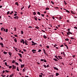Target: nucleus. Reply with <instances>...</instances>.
Wrapping results in <instances>:
<instances>
[{
	"label": "nucleus",
	"instance_id": "nucleus-1",
	"mask_svg": "<svg viewBox=\"0 0 77 77\" xmlns=\"http://www.w3.org/2000/svg\"><path fill=\"white\" fill-rule=\"evenodd\" d=\"M20 41V42L21 43H23V44H24V42H25V41H24V40L23 39H21V40Z\"/></svg>",
	"mask_w": 77,
	"mask_h": 77
},
{
	"label": "nucleus",
	"instance_id": "nucleus-2",
	"mask_svg": "<svg viewBox=\"0 0 77 77\" xmlns=\"http://www.w3.org/2000/svg\"><path fill=\"white\" fill-rule=\"evenodd\" d=\"M32 52H33V53H36V50H35V49H33L32 50Z\"/></svg>",
	"mask_w": 77,
	"mask_h": 77
},
{
	"label": "nucleus",
	"instance_id": "nucleus-3",
	"mask_svg": "<svg viewBox=\"0 0 77 77\" xmlns=\"http://www.w3.org/2000/svg\"><path fill=\"white\" fill-rule=\"evenodd\" d=\"M25 44L26 45H28V42L27 40H25L24 42Z\"/></svg>",
	"mask_w": 77,
	"mask_h": 77
},
{
	"label": "nucleus",
	"instance_id": "nucleus-4",
	"mask_svg": "<svg viewBox=\"0 0 77 77\" xmlns=\"http://www.w3.org/2000/svg\"><path fill=\"white\" fill-rule=\"evenodd\" d=\"M54 69H55L57 71H58V70H59V69H58V68H57V67H54Z\"/></svg>",
	"mask_w": 77,
	"mask_h": 77
},
{
	"label": "nucleus",
	"instance_id": "nucleus-5",
	"mask_svg": "<svg viewBox=\"0 0 77 77\" xmlns=\"http://www.w3.org/2000/svg\"><path fill=\"white\" fill-rule=\"evenodd\" d=\"M57 56L58 58L60 59H61V60L62 59V57L61 56Z\"/></svg>",
	"mask_w": 77,
	"mask_h": 77
},
{
	"label": "nucleus",
	"instance_id": "nucleus-6",
	"mask_svg": "<svg viewBox=\"0 0 77 77\" xmlns=\"http://www.w3.org/2000/svg\"><path fill=\"white\" fill-rule=\"evenodd\" d=\"M16 68V66L14 65H13L12 66V69H15Z\"/></svg>",
	"mask_w": 77,
	"mask_h": 77
},
{
	"label": "nucleus",
	"instance_id": "nucleus-7",
	"mask_svg": "<svg viewBox=\"0 0 77 77\" xmlns=\"http://www.w3.org/2000/svg\"><path fill=\"white\" fill-rule=\"evenodd\" d=\"M21 68H23V67H24V65H23V64H21Z\"/></svg>",
	"mask_w": 77,
	"mask_h": 77
},
{
	"label": "nucleus",
	"instance_id": "nucleus-8",
	"mask_svg": "<svg viewBox=\"0 0 77 77\" xmlns=\"http://www.w3.org/2000/svg\"><path fill=\"white\" fill-rule=\"evenodd\" d=\"M19 18V17H18V16H15L14 17V19H18Z\"/></svg>",
	"mask_w": 77,
	"mask_h": 77
},
{
	"label": "nucleus",
	"instance_id": "nucleus-9",
	"mask_svg": "<svg viewBox=\"0 0 77 77\" xmlns=\"http://www.w3.org/2000/svg\"><path fill=\"white\" fill-rule=\"evenodd\" d=\"M71 12L72 14H75V12L74 11H71Z\"/></svg>",
	"mask_w": 77,
	"mask_h": 77
},
{
	"label": "nucleus",
	"instance_id": "nucleus-10",
	"mask_svg": "<svg viewBox=\"0 0 77 77\" xmlns=\"http://www.w3.org/2000/svg\"><path fill=\"white\" fill-rule=\"evenodd\" d=\"M14 73H13L12 74L10 75L9 76V77H13V76H14Z\"/></svg>",
	"mask_w": 77,
	"mask_h": 77
},
{
	"label": "nucleus",
	"instance_id": "nucleus-11",
	"mask_svg": "<svg viewBox=\"0 0 77 77\" xmlns=\"http://www.w3.org/2000/svg\"><path fill=\"white\" fill-rule=\"evenodd\" d=\"M18 55L20 56V57H21V58H22V55L20 53L18 54Z\"/></svg>",
	"mask_w": 77,
	"mask_h": 77
},
{
	"label": "nucleus",
	"instance_id": "nucleus-12",
	"mask_svg": "<svg viewBox=\"0 0 77 77\" xmlns=\"http://www.w3.org/2000/svg\"><path fill=\"white\" fill-rule=\"evenodd\" d=\"M34 18H35V21H37V17L36 16H34Z\"/></svg>",
	"mask_w": 77,
	"mask_h": 77
},
{
	"label": "nucleus",
	"instance_id": "nucleus-13",
	"mask_svg": "<svg viewBox=\"0 0 77 77\" xmlns=\"http://www.w3.org/2000/svg\"><path fill=\"white\" fill-rule=\"evenodd\" d=\"M43 51L44 53H45V54H46L45 53H46V51H45V49H43Z\"/></svg>",
	"mask_w": 77,
	"mask_h": 77
},
{
	"label": "nucleus",
	"instance_id": "nucleus-14",
	"mask_svg": "<svg viewBox=\"0 0 77 77\" xmlns=\"http://www.w3.org/2000/svg\"><path fill=\"white\" fill-rule=\"evenodd\" d=\"M53 60H55V61H56L57 62H58V60H57V59H56V58L53 59Z\"/></svg>",
	"mask_w": 77,
	"mask_h": 77
},
{
	"label": "nucleus",
	"instance_id": "nucleus-15",
	"mask_svg": "<svg viewBox=\"0 0 77 77\" xmlns=\"http://www.w3.org/2000/svg\"><path fill=\"white\" fill-rule=\"evenodd\" d=\"M55 74H56V76H58V75H59V73H56Z\"/></svg>",
	"mask_w": 77,
	"mask_h": 77
},
{
	"label": "nucleus",
	"instance_id": "nucleus-16",
	"mask_svg": "<svg viewBox=\"0 0 77 77\" xmlns=\"http://www.w3.org/2000/svg\"><path fill=\"white\" fill-rule=\"evenodd\" d=\"M9 55H10V56H12V53H11V52H10L9 53H8Z\"/></svg>",
	"mask_w": 77,
	"mask_h": 77
},
{
	"label": "nucleus",
	"instance_id": "nucleus-17",
	"mask_svg": "<svg viewBox=\"0 0 77 77\" xmlns=\"http://www.w3.org/2000/svg\"><path fill=\"white\" fill-rule=\"evenodd\" d=\"M5 64L6 66H8V64H7V63L5 62Z\"/></svg>",
	"mask_w": 77,
	"mask_h": 77
},
{
	"label": "nucleus",
	"instance_id": "nucleus-18",
	"mask_svg": "<svg viewBox=\"0 0 77 77\" xmlns=\"http://www.w3.org/2000/svg\"><path fill=\"white\" fill-rule=\"evenodd\" d=\"M64 56V57H65V56H66V55L65 54V52H63V54Z\"/></svg>",
	"mask_w": 77,
	"mask_h": 77
},
{
	"label": "nucleus",
	"instance_id": "nucleus-19",
	"mask_svg": "<svg viewBox=\"0 0 77 77\" xmlns=\"http://www.w3.org/2000/svg\"><path fill=\"white\" fill-rule=\"evenodd\" d=\"M43 37H44V38H45V39H47V36H45V35H44Z\"/></svg>",
	"mask_w": 77,
	"mask_h": 77
},
{
	"label": "nucleus",
	"instance_id": "nucleus-20",
	"mask_svg": "<svg viewBox=\"0 0 77 77\" xmlns=\"http://www.w3.org/2000/svg\"><path fill=\"white\" fill-rule=\"evenodd\" d=\"M15 42H17V38H15L14 39Z\"/></svg>",
	"mask_w": 77,
	"mask_h": 77
},
{
	"label": "nucleus",
	"instance_id": "nucleus-21",
	"mask_svg": "<svg viewBox=\"0 0 77 77\" xmlns=\"http://www.w3.org/2000/svg\"><path fill=\"white\" fill-rule=\"evenodd\" d=\"M15 4L17 6H19V5L18 4V2H16Z\"/></svg>",
	"mask_w": 77,
	"mask_h": 77
},
{
	"label": "nucleus",
	"instance_id": "nucleus-22",
	"mask_svg": "<svg viewBox=\"0 0 77 77\" xmlns=\"http://www.w3.org/2000/svg\"><path fill=\"white\" fill-rule=\"evenodd\" d=\"M13 13H14V11H11V13H9V14H10V15H11V14H13Z\"/></svg>",
	"mask_w": 77,
	"mask_h": 77
},
{
	"label": "nucleus",
	"instance_id": "nucleus-23",
	"mask_svg": "<svg viewBox=\"0 0 77 77\" xmlns=\"http://www.w3.org/2000/svg\"><path fill=\"white\" fill-rule=\"evenodd\" d=\"M15 60H12V63H15Z\"/></svg>",
	"mask_w": 77,
	"mask_h": 77
},
{
	"label": "nucleus",
	"instance_id": "nucleus-24",
	"mask_svg": "<svg viewBox=\"0 0 77 77\" xmlns=\"http://www.w3.org/2000/svg\"><path fill=\"white\" fill-rule=\"evenodd\" d=\"M37 14L40 15H41V13L39 12H37Z\"/></svg>",
	"mask_w": 77,
	"mask_h": 77
},
{
	"label": "nucleus",
	"instance_id": "nucleus-25",
	"mask_svg": "<svg viewBox=\"0 0 77 77\" xmlns=\"http://www.w3.org/2000/svg\"><path fill=\"white\" fill-rule=\"evenodd\" d=\"M43 66L45 68H47V66H46L45 65H43Z\"/></svg>",
	"mask_w": 77,
	"mask_h": 77
},
{
	"label": "nucleus",
	"instance_id": "nucleus-26",
	"mask_svg": "<svg viewBox=\"0 0 77 77\" xmlns=\"http://www.w3.org/2000/svg\"><path fill=\"white\" fill-rule=\"evenodd\" d=\"M3 53L5 54H7V52H6L5 51L3 52Z\"/></svg>",
	"mask_w": 77,
	"mask_h": 77
},
{
	"label": "nucleus",
	"instance_id": "nucleus-27",
	"mask_svg": "<svg viewBox=\"0 0 77 77\" xmlns=\"http://www.w3.org/2000/svg\"><path fill=\"white\" fill-rule=\"evenodd\" d=\"M33 15H36V12H33Z\"/></svg>",
	"mask_w": 77,
	"mask_h": 77
},
{
	"label": "nucleus",
	"instance_id": "nucleus-28",
	"mask_svg": "<svg viewBox=\"0 0 77 77\" xmlns=\"http://www.w3.org/2000/svg\"><path fill=\"white\" fill-rule=\"evenodd\" d=\"M66 12H67V13H69V11L68 10H66Z\"/></svg>",
	"mask_w": 77,
	"mask_h": 77
},
{
	"label": "nucleus",
	"instance_id": "nucleus-29",
	"mask_svg": "<svg viewBox=\"0 0 77 77\" xmlns=\"http://www.w3.org/2000/svg\"><path fill=\"white\" fill-rule=\"evenodd\" d=\"M35 28H36V29H39V27H38V26H36L35 27Z\"/></svg>",
	"mask_w": 77,
	"mask_h": 77
},
{
	"label": "nucleus",
	"instance_id": "nucleus-30",
	"mask_svg": "<svg viewBox=\"0 0 77 77\" xmlns=\"http://www.w3.org/2000/svg\"><path fill=\"white\" fill-rule=\"evenodd\" d=\"M0 45H3V44L2 42H0Z\"/></svg>",
	"mask_w": 77,
	"mask_h": 77
},
{
	"label": "nucleus",
	"instance_id": "nucleus-31",
	"mask_svg": "<svg viewBox=\"0 0 77 77\" xmlns=\"http://www.w3.org/2000/svg\"><path fill=\"white\" fill-rule=\"evenodd\" d=\"M53 45L54 46V47H56V46H57V45L56 44L55 45Z\"/></svg>",
	"mask_w": 77,
	"mask_h": 77
},
{
	"label": "nucleus",
	"instance_id": "nucleus-32",
	"mask_svg": "<svg viewBox=\"0 0 77 77\" xmlns=\"http://www.w3.org/2000/svg\"><path fill=\"white\" fill-rule=\"evenodd\" d=\"M62 19V17L61 16H60L59 17V20H61V19Z\"/></svg>",
	"mask_w": 77,
	"mask_h": 77
},
{
	"label": "nucleus",
	"instance_id": "nucleus-33",
	"mask_svg": "<svg viewBox=\"0 0 77 77\" xmlns=\"http://www.w3.org/2000/svg\"><path fill=\"white\" fill-rule=\"evenodd\" d=\"M17 70L18 71H19V68H18V67H17Z\"/></svg>",
	"mask_w": 77,
	"mask_h": 77
},
{
	"label": "nucleus",
	"instance_id": "nucleus-34",
	"mask_svg": "<svg viewBox=\"0 0 77 77\" xmlns=\"http://www.w3.org/2000/svg\"><path fill=\"white\" fill-rule=\"evenodd\" d=\"M67 35H69L70 33H69V31L68 32H67Z\"/></svg>",
	"mask_w": 77,
	"mask_h": 77
},
{
	"label": "nucleus",
	"instance_id": "nucleus-35",
	"mask_svg": "<svg viewBox=\"0 0 77 77\" xmlns=\"http://www.w3.org/2000/svg\"><path fill=\"white\" fill-rule=\"evenodd\" d=\"M64 4H65V5H67V3L66 2H65V1H64Z\"/></svg>",
	"mask_w": 77,
	"mask_h": 77
},
{
	"label": "nucleus",
	"instance_id": "nucleus-36",
	"mask_svg": "<svg viewBox=\"0 0 77 77\" xmlns=\"http://www.w3.org/2000/svg\"><path fill=\"white\" fill-rule=\"evenodd\" d=\"M54 75H51L49 76V77H53V76Z\"/></svg>",
	"mask_w": 77,
	"mask_h": 77
},
{
	"label": "nucleus",
	"instance_id": "nucleus-37",
	"mask_svg": "<svg viewBox=\"0 0 77 77\" xmlns=\"http://www.w3.org/2000/svg\"><path fill=\"white\" fill-rule=\"evenodd\" d=\"M23 33H24V32H23V30H22L21 31V34L23 35Z\"/></svg>",
	"mask_w": 77,
	"mask_h": 77
},
{
	"label": "nucleus",
	"instance_id": "nucleus-38",
	"mask_svg": "<svg viewBox=\"0 0 77 77\" xmlns=\"http://www.w3.org/2000/svg\"><path fill=\"white\" fill-rule=\"evenodd\" d=\"M5 71L6 72H7V73H8V72H9V71H8V70H5Z\"/></svg>",
	"mask_w": 77,
	"mask_h": 77
},
{
	"label": "nucleus",
	"instance_id": "nucleus-39",
	"mask_svg": "<svg viewBox=\"0 0 77 77\" xmlns=\"http://www.w3.org/2000/svg\"><path fill=\"white\" fill-rule=\"evenodd\" d=\"M8 31V29H6L5 30V32H7V33Z\"/></svg>",
	"mask_w": 77,
	"mask_h": 77
},
{
	"label": "nucleus",
	"instance_id": "nucleus-40",
	"mask_svg": "<svg viewBox=\"0 0 77 77\" xmlns=\"http://www.w3.org/2000/svg\"><path fill=\"white\" fill-rule=\"evenodd\" d=\"M13 48H14L15 50H16V51H18V50H17L15 48V47H13Z\"/></svg>",
	"mask_w": 77,
	"mask_h": 77
},
{
	"label": "nucleus",
	"instance_id": "nucleus-41",
	"mask_svg": "<svg viewBox=\"0 0 77 77\" xmlns=\"http://www.w3.org/2000/svg\"><path fill=\"white\" fill-rule=\"evenodd\" d=\"M15 64H16V65H18L19 64H18V63L16 62Z\"/></svg>",
	"mask_w": 77,
	"mask_h": 77
},
{
	"label": "nucleus",
	"instance_id": "nucleus-42",
	"mask_svg": "<svg viewBox=\"0 0 77 77\" xmlns=\"http://www.w3.org/2000/svg\"><path fill=\"white\" fill-rule=\"evenodd\" d=\"M42 50L41 49H39L38 51V52H41V51Z\"/></svg>",
	"mask_w": 77,
	"mask_h": 77
},
{
	"label": "nucleus",
	"instance_id": "nucleus-43",
	"mask_svg": "<svg viewBox=\"0 0 77 77\" xmlns=\"http://www.w3.org/2000/svg\"><path fill=\"white\" fill-rule=\"evenodd\" d=\"M23 72H26V70H25L24 69H23Z\"/></svg>",
	"mask_w": 77,
	"mask_h": 77
},
{
	"label": "nucleus",
	"instance_id": "nucleus-44",
	"mask_svg": "<svg viewBox=\"0 0 77 77\" xmlns=\"http://www.w3.org/2000/svg\"><path fill=\"white\" fill-rule=\"evenodd\" d=\"M9 69H11V68H12V66H9Z\"/></svg>",
	"mask_w": 77,
	"mask_h": 77
},
{
	"label": "nucleus",
	"instance_id": "nucleus-45",
	"mask_svg": "<svg viewBox=\"0 0 77 77\" xmlns=\"http://www.w3.org/2000/svg\"><path fill=\"white\" fill-rule=\"evenodd\" d=\"M51 3L52 4H53V5H54V2H53V1H51Z\"/></svg>",
	"mask_w": 77,
	"mask_h": 77
},
{
	"label": "nucleus",
	"instance_id": "nucleus-46",
	"mask_svg": "<svg viewBox=\"0 0 77 77\" xmlns=\"http://www.w3.org/2000/svg\"><path fill=\"white\" fill-rule=\"evenodd\" d=\"M24 7L23 6L21 8V10H22L23 9H24Z\"/></svg>",
	"mask_w": 77,
	"mask_h": 77
},
{
	"label": "nucleus",
	"instance_id": "nucleus-47",
	"mask_svg": "<svg viewBox=\"0 0 77 77\" xmlns=\"http://www.w3.org/2000/svg\"><path fill=\"white\" fill-rule=\"evenodd\" d=\"M9 13H10V11H8L7 12V14H9Z\"/></svg>",
	"mask_w": 77,
	"mask_h": 77
},
{
	"label": "nucleus",
	"instance_id": "nucleus-48",
	"mask_svg": "<svg viewBox=\"0 0 77 77\" xmlns=\"http://www.w3.org/2000/svg\"><path fill=\"white\" fill-rule=\"evenodd\" d=\"M34 45H37V43H34Z\"/></svg>",
	"mask_w": 77,
	"mask_h": 77
},
{
	"label": "nucleus",
	"instance_id": "nucleus-49",
	"mask_svg": "<svg viewBox=\"0 0 77 77\" xmlns=\"http://www.w3.org/2000/svg\"><path fill=\"white\" fill-rule=\"evenodd\" d=\"M65 40H66V41H69V39H68V38H66L65 39Z\"/></svg>",
	"mask_w": 77,
	"mask_h": 77
},
{
	"label": "nucleus",
	"instance_id": "nucleus-50",
	"mask_svg": "<svg viewBox=\"0 0 77 77\" xmlns=\"http://www.w3.org/2000/svg\"><path fill=\"white\" fill-rule=\"evenodd\" d=\"M74 28L75 29H76V30H77V26L74 27Z\"/></svg>",
	"mask_w": 77,
	"mask_h": 77
},
{
	"label": "nucleus",
	"instance_id": "nucleus-51",
	"mask_svg": "<svg viewBox=\"0 0 77 77\" xmlns=\"http://www.w3.org/2000/svg\"><path fill=\"white\" fill-rule=\"evenodd\" d=\"M49 8H46V10H49Z\"/></svg>",
	"mask_w": 77,
	"mask_h": 77
},
{
	"label": "nucleus",
	"instance_id": "nucleus-52",
	"mask_svg": "<svg viewBox=\"0 0 77 77\" xmlns=\"http://www.w3.org/2000/svg\"><path fill=\"white\" fill-rule=\"evenodd\" d=\"M31 6L30 5H29V6H28V9H29V8H30Z\"/></svg>",
	"mask_w": 77,
	"mask_h": 77
},
{
	"label": "nucleus",
	"instance_id": "nucleus-53",
	"mask_svg": "<svg viewBox=\"0 0 77 77\" xmlns=\"http://www.w3.org/2000/svg\"><path fill=\"white\" fill-rule=\"evenodd\" d=\"M69 32L70 34H71V35H72V32H70V31H69Z\"/></svg>",
	"mask_w": 77,
	"mask_h": 77
},
{
	"label": "nucleus",
	"instance_id": "nucleus-54",
	"mask_svg": "<svg viewBox=\"0 0 77 77\" xmlns=\"http://www.w3.org/2000/svg\"><path fill=\"white\" fill-rule=\"evenodd\" d=\"M39 77H42V75H39Z\"/></svg>",
	"mask_w": 77,
	"mask_h": 77
},
{
	"label": "nucleus",
	"instance_id": "nucleus-55",
	"mask_svg": "<svg viewBox=\"0 0 77 77\" xmlns=\"http://www.w3.org/2000/svg\"><path fill=\"white\" fill-rule=\"evenodd\" d=\"M40 60L42 62H43V61H44V60L42 59H41Z\"/></svg>",
	"mask_w": 77,
	"mask_h": 77
},
{
	"label": "nucleus",
	"instance_id": "nucleus-56",
	"mask_svg": "<svg viewBox=\"0 0 77 77\" xmlns=\"http://www.w3.org/2000/svg\"><path fill=\"white\" fill-rule=\"evenodd\" d=\"M19 60L20 62H22V60H21V59H19Z\"/></svg>",
	"mask_w": 77,
	"mask_h": 77
},
{
	"label": "nucleus",
	"instance_id": "nucleus-57",
	"mask_svg": "<svg viewBox=\"0 0 77 77\" xmlns=\"http://www.w3.org/2000/svg\"><path fill=\"white\" fill-rule=\"evenodd\" d=\"M17 14L15 13L14 14V16H17Z\"/></svg>",
	"mask_w": 77,
	"mask_h": 77
},
{
	"label": "nucleus",
	"instance_id": "nucleus-58",
	"mask_svg": "<svg viewBox=\"0 0 77 77\" xmlns=\"http://www.w3.org/2000/svg\"><path fill=\"white\" fill-rule=\"evenodd\" d=\"M71 39H74V38H73L72 37H71Z\"/></svg>",
	"mask_w": 77,
	"mask_h": 77
},
{
	"label": "nucleus",
	"instance_id": "nucleus-59",
	"mask_svg": "<svg viewBox=\"0 0 77 77\" xmlns=\"http://www.w3.org/2000/svg\"><path fill=\"white\" fill-rule=\"evenodd\" d=\"M5 70H3V71H2V74H4L5 73Z\"/></svg>",
	"mask_w": 77,
	"mask_h": 77
},
{
	"label": "nucleus",
	"instance_id": "nucleus-60",
	"mask_svg": "<svg viewBox=\"0 0 77 77\" xmlns=\"http://www.w3.org/2000/svg\"><path fill=\"white\" fill-rule=\"evenodd\" d=\"M55 58H58V57H57V55H56L55 56Z\"/></svg>",
	"mask_w": 77,
	"mask_h": 77
},
{
	"label": "nucleus",
	"instance_id": "nucleus-61",
	"mask_svg": "<svg viewBox=\"0 0 77 77\" xmlns=\"http://www.w3.org/2000/svg\"><path fill=\"white\" fill-rule=\"evenodd\" d=\"M41 15H42V17H44L45 15L44 14H41Z\"/></svg>",
	"mask_w": 77,
	"mask_h": 77
},
{
	"label": "nucleus",
	"instance_id": "nucleus-62",
	"mask_svg": "<svg viewBox=\"0 0 77 77\" xmlns=\"http://www.w3.org/2000/svg\"><path fill=\"white\" fill-rule=\"evenodd\" d=\"M14 31H15L16 30H17V28L16 27H15L14 28Z\"/></svg>",
	"mask_w": 77,
	"mask_h": 77
},
{
	"label": "nucleus",
	"instance_id": "nucleus-63",
	"mask_svg": "<svg viewBox=\"0 0 77 77\" xmlns=\"http://www.w3.org/2000/svg\"><path fill=\"white\" fill-rule=\"evenodd\" d=\"M46 47H47V48H49V46H47Z\"/></svg>",
	"mask_w": 77,
	"mask_h": 77
},
{
	"label": "nucleus",
	"instance_id": "nucleus-64",
	"mask_svg": "<svg viewBox=\"0 0 77 77\" xmlns=\"http://www.w3.org/2000/svg\"><path fill=\"white\" fill-rule=\"evenodd\" d=\"M23 51H25V52H26V50L25 49H23Z\"/></svg>",
	"mask_w": 77,
	"mask_h": 77
}]
</instances>
